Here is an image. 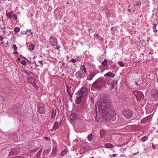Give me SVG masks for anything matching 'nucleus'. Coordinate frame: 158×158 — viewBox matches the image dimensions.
I'll use <instances>...</instances> for the list:
<instances>
[{"instance_id":"603ef678","label":"nucleus","mask_w":158,"mask_h":158,"mask_svg":"<svg viewBox=\"0 0 158 158\" xmlns=\"http://www.w3.org/2000/svg\"><path fill=\"white\" fill-rule=\"evenodd\" d=\"M31 35H32V34H33V32H31Z\"/></svg>"},{"instance_id":"0eeeda50","label":"nucleus","mask_w":158,"mask_h":158,"mask_svg":"<svg viewBox=\"0 0 158 158\" xmlns=\"http://www.w3.org/2000/svg\"><path fill=\"white\" fill-rule=\"evenodd\" d=\"M75 76L79 79L85 77V73H84L82 71H78L76 73Z\"/></svg>"},{"instance_id":"e433bc0d","label":"nucleus","mask_w":158,"mask_h":158,"mask_svg":"<svg viewBox=\"0 0 158 158\" xmlns=\"http://www.w3.org/2000/svg\"><path fill=\"white\" fill-rule=\"evenodd\" d=\"M157 31V30L156 29V28H153V31L155 32H156Z\"/></svg>"},{"instance_id":"b1692460","label":"nucleus","mask_w":158,"mask_h":158,"mask_svg":"<svg viewBox=\"0 0 158 158\" xmlns=\"http://www.w3.org/2000/svg\"><path fill=\"white\" fill-rule=\"evenodd\" d=\"M118 64L120 67H123L125 65L123 61H118Z\"/></svg>"},{"instance_id":"79ce46f5","label":"nucleus","mask_w":158,"mask_h":158,"mask_svg":"<svg viewBox=\"0 0 158 158\" xmlns=\"http://www.w3.org/2000/svg\"><path fill=\"white\" fill-rule=\"evenodd\" d=\"M27 71H26L24 69H23L22 70V72H23V73H25V72H26Z\"/></svg>"},{"instance_id":"dca6fc26","label":"nucleus","mask_w":158,"mask_h":158,"mask_svg":"<svg viewBox=\"0 0 158 158\" xmlns=\"http://www.w3.org/2000/svg\"><path fill=\"white\" fill-rule=\"evenodd\" d=\"M13 14V11H11L10 12H6V15L7 18H9L11 19L12 16Z\"/></svg>"},{"instance_id":"5701e85b","label":"nucleus","mask_w":158,"mask_h":158,"mask_svg":"<svg viewBox=\"0 0 158 158\" xmlns=\"http://www.w3.org/2000/svg\"><path fill=\"white\" fill-rule=\"evenodd\" d=\"M87 138L89 140L91 141L92 140L93 136L91 133L89 135L87 136Z\"/></svg>"},{"instance_id":"393cba45","label":"nucleus","mask_w":158,"mask_h":158,"mask_svg":"<svg viewBox=\"0 0 158 158\" xmlns=\"http://www.w3.org/2000/svg\"><path fill=\"white\" fill-rule=\"evenodd\" d=\"M67 152V150L66 149H64L63 151H62L60 154L61 156H63L65 155Z\"/></svg>"},{"instance_id":"6ab92c4d","label":"nucleus","mask_w":158,"mask_h":158,"mask_svg":"<svg viewBox=\"0 0 158 158\" xmlns=\"http://www.w3.org/2000/svg\"><path fill=\"white\" fill-rule=\"evenodd\" d=\"M56 109H52V112L51 115V117L52 118H54L56 115Z\"/></svg>"},{"instance_id":"f257e3e1","label":"nucleus","mask_w":158,"mask_h":158,"mask_svg":"<svg viewBox=\"0 0 158 158\" xmlns=\"http://www.w3.org/2000/svg\"><path fill=\"white\" fill-rule=\"evenodd\" d=\"M110 105L109 100L103 99L100 102H98L96 105V117L98 118L100 115L106 121L110 120L114 121L116 119V113L114 109H110Z\"/></svg>"},{"instance_id":"7ed1b4c3","label":"nucleus","mask_w":158,"mask_h":158,"mask_svg":"<svg viewBox=\"0 0 158 158\" xmlns=\"http://www.w3.org/2000/svg\"><path fill=\"white\" fill-rule=\"evenodd\" d=\"M122 113L126 118H129L132 116L133 113L129 110L126 109L122 111Z\"/></svg>"},{"instance_id":"412c9836","label":"nucleus","mask_w":158,"mask_h":158,"mask_svg":"<svg viewBox=\"0 0 158 158\" xmlns=\"http://www.w3.org/2000/svg\"><path fill=\"white\" fill-rule=\"evenodd\" d=\"M35 46L34 44H31L28 47V49L30 51H33L35 48Z\"/></svg>"},{"instance_id":"4d7b16f0","label":"nucleus","mask_w":158,"mask_h":158,"mask_svg":"<svg viewBox=\"0 0 158 158\" xmlns=\"http://www.w3.org/2000/svg\"><path fill=\"white\" fill-rule=\"evenodd\" d=\"M15 136H17V135H15Z\"/></svg>"},{"instance_id":"c03bdc74","label":"nucleus","mask_w":158,"mask_h":158,"mask_svg":"<svg viewBox=\"0 0 158 158\" xmlns=\"http://www.w3.org/2000/svg\"><path fill=\"white\" fill-rule=\"evenodd\" d=\"M69 94L70 95V97L71 98L72 97V95L71 94V92H70V94Z\"/></svg>"},{"instance_id":"864d4df0","label":"nucleus","mask_w":158,"mask_h":158,"mask_svg":"<svg viewBox=\"0 0 158 158\" xmlns=\"http://www.w3.org/2000/svg\"><path fill=\"white\" fill-rule=\"evenodd\" d=\"M141 5V2H140V4H138V6H139V5Z\"/></svg>"},{"instance_id":"8fccbe9b","label":"nucleus","mask_w":158,"mask_h":158,"mask_svg":"<svg viewBox=\"0 0 158 158\" xmlns=\"http://www.w3.org/2000/svg\"><path fill=\"white\" fill-rule=\"evenodd\" d=\"M56 49H58L59 48V47L58 46L56 47Z\"/></svg>"},{"instance_id":"f8f14e48","label":"nucleus","mask_w":158,"mask_h":158,"mask_svg":"<svg viewBox=\"0 0 158 158\" xmlns=\"http://www.w3.org/2000/svg\"><path fill=\"white\" fill-rule=\"evenodd\" d=\"M57 148L56 147H53L52 152L51 153L52 156H55L57 154Z\"/></svg>"},{"instance_id":"2eb2a0df","label":"nucleus","mask_w":158,"mask_h":158,"mask_svg":"<svg viewBox=\"0 0 158 158\" xmlns=\"http://www.w3.org/2000/svg\"><path fill=\"white\" fill-rule=\"evenodd\" d=\"M104 76L105 77H114L115 76V74L113 73H112L111 72H108L105 74Z\"/></svg>"},{"instance_id":"9d476101","label":"nucleus","mask_w":158,"mask_h":158,"mask_svg":"<svg viewBox=\"0 0 158 158\" xmlns=\"http://www.w3.org/2000/svg\"><path fill=\"white\" fill-rule=\"evenodd\" d=\"M152 94L155 99L156 100H158V90H153Z\"/></svg>"},{"instance_id":"c85d7f7f","label":"nucleus","mask_w":158,"mask_h":158,"mask_svg":"<svg viewBox=\"0 0 158 158\" xmlns=\"http://www.w3.org/2000/svg\"><path fill=\"white\" fill-rule=\"evenodd\" d=\"M14 31L16 32H18L20 31V29L18 27H16L14 28Z\"/></svg>"},{"instance_id":"aec40b11","label":"nucleus","mask_w":158,"mask_h":158,"mask_svg":"<svg viewBox=\"0 0 158 158\" xmlns=\"http://www.w3.org/2000/svg\"><path fill=\"white\" fill-rule=\"evenodd\" d=\"M65 85L66 87L67 90L66 91L68 94H70V92H71V86H69L67 84L65 83Z\"/></svg>"},{"instance_id":"9b49d317","label":"nucleus","mask_w":158,"mask_h":158,"mask_svg":"<svg viewBox=\"0 0 158 158\" xmlns=\"http://www.w3.org/2000/svg\"><path fill=\"white\" fill-rule=\"evenodd\" d=\"M19 152L17 151V150L15 148H12L11 149L9 153L10 155L13 154H18Z\"/></svg>"},{"instance_id":"cd10ccee","label":"nucleus","mask_w":158,"mask_h":158,"mask_svg":"<svg viewBox=\"0 0 158 158\" xmlns=\"http://www.w3.org/2000/svg\"><path fill=\"white\" fill-rule=\"evenodd\" d=\"M138 126L137 125H133L131 126V128L132 129H134L135 130H138Z\"/></svg>"},{"instance_id":"2f4dec72","label":"nucleus","mask_w":158,"mask_h":158,"mask_svg":"<svg viewBox=\"0 0 158 158\" xmlns=\"http://www.w3.org/2000/svg\"><path fill=\"white\" fill-rule=\"evenodd\" d=\"M12 17V19L14 20H17V16L15 15L14 14H13V15Z\"/></svg>"},{"instance_id":"a18cd8bd","label":"nucleus","mask_w":158,"mask_h":158,"mask_svg":"<svg viewBox=\"0 0 158 158\" xmlns=\"http://www.w3.org/2000/svg\"><path fill=\"white\" fill-rule=\"evenodd\" d=\"M41 152V149L40 150V151H39V152H38V153H40Z\"/></svg>"},{"instance_id":"3c124183","label":"nucleus","mask_w":158,"mask_h":158,"mask_svg":"<svg viewBox=\"0 0 158 158\" xmlns=\"http://www.w3.org/2000/svg\"><path fill=\"white\" fill-rule=\"evenodd\" d=\"M103 40V38H101V40L102 41Z\"/></svg>"},{"instance_id":"4468645a","label":"nucleus","mask_w":158,"mask_h":158,"mask_svg":"<svg viewBox=\"0 0 158 158\" xmlns=\"http://www.w3.org/2000/svg\"><path fill=\"white\" fill-rule=\"evenodd\" d=\"M76 118V114L74 113H72L70 116V119L72 121H73Z\"/></svg>"},{"instance_id":"37998d69","label":"nucleus","mask_w":158,"mask_h":158,"mask_svg":"<svg viewBox=\"0 0 158 158\" xmlns=\"http://www.w3.org/2000/svg\"><path fill=\"white\" fill-rule=\"evenodd\" d=\"M45 139H47V140H48V137H46H46H45Z\"/></svg>"},{"instance_id":"473e14b6","label":"nucleus","mask_w":158,"mask_h":158,"mask_svg":"<svg viewBox=\"0 0 158 158\" xmlns=\"http://www.w3.org/2000/svg\"><path fill=\"white\" fill-rule=\"evenodd\" d=\"M13 48L15 51H16L17 49V48L16 45L15 44H13Z\"/></svg>"},{"instance_id":"6e6552de","label":"nucleus","mask_w":158,"mask_h":158,"mask_svg":"<svg viewBox=\"0 0 158 158\" xmlns=\"http://www.w3.org/2000/svg\"><path fill=\"white\" fill-rule=\"evenodd\" d=\"M61 124V121H57L56 122L54 125L52 129L54 130H56L57 129L59 128Z\"/></svg>"},{"instance_id":"ddd939ff","label":"nucleus","mask_w":158,"mask_h":158,"mask_svg":"<svg viewBox=\"0 0 158 158\" xmlns=\"http://www.w3.org/2000/svg\"><path fill=\"white\" fill-rule=\"evenodd\" d=\"M106 134V131L104 130H101L100 131V134L101 137H105Z\"/></svg>"},{"instance_id":"423d86ee","label":"nucleus","mask_w":158,"mask_h":158,"mask_svg":"<svg viewBox=\"0 0 158 158\" xmlns=\"http://www.w3.org/2000/svg\"><path fill=\"white\" fill-rule=\"evenodd\" d=\"M49 43L52 46H55L57 44V40L55 37L51 36L49 39Z\"/></svg>"},{"instance_id":"a878e982","label":"nucleus","mask_w":158,"mask_h":158,"mask_svg":"<svg viewBox=\"0 0 158 158\" xmlns=\"http://www.w3.org/2000/svg\"><path fill=\"white\" fill-rule=\"evenodd\" d=\"M117 83V81L116 80H114L113 81V84L111 85V87L110 88L111 89H112L114 87V84H115V85Z\"/></svg>"},{"instance_id":"4be33fe9","label":"nucleus","mask_w":158,"mask_h":158,"mask_svg":"<svg viewBox=\"0 0 158 158\" xmlns=\"http://www.w3.org/2000/svg\"><path fill=\"white\" fill-rule=\"evenodd\" d=\"M80 68L82 71H84L85 73L87 72L86 68L84 65H83L81 66Z\"/></svg>"},{"instance_id":"f03ea898","label":"nucleus","mask_w":158,"mask_h":158,"mask_svg":"<svg viewBox=\"0 0 158 158\" xmlns=\"http://www.w3.org/2000/svg\"><path fill=\"white\" fill-rule=\"evenodd\" d=\"M86 91V89L85 87H82L81 89L77 92L76 94V100L77 104H79L81 102L82 98L83 95V93Z\"/></svg>"},{"instance_id":"6e6d98bb","label":"nucleus","mask_w":158,"mask_h":158,"mask_svg":"<svg viewBox=\"0 0 158 158\" xmlns=\"http://www.w3.org/2000/svg\"><path fill=\"white\" fill-rule=\"evenodd\" d=\"M31 30H29V31H30V32H31Z\"/></svg>"},{"instance_id":"c756f323","label":"nucleus","mask_w":158,"mask_h":158,"mask_svg":"<svg viewBox=\"0 0 158 158\" xmlns=\"http://www.w3.org/2000/svg\"><path fill=\"white\" fill-rule=\"evenodd\" d=\"M148 139V137L146 136H144L142 137L141 139V141H142L144 142L145 141Z\"/></svg>"},{"instance_id":"bb28decb","label":"nucleus","mask_w":158,"mask_h":158,"mask_svg":"<svg viewBox=\"0 0 158 158\" xmlns=\"http://www.w3.org/2000/svg\"><path fill=\"white\" fill-rule=\"evenodd\" d=\"M107 60L106 59H105L103 62L102 63V65L104 66H105L107 64Z\"/></svg>"},{"instance_id":"5fc2aeb1","label":"nucleus","mask_w":158,"mask_h":158,"mask_svg":"<svg viewBox=\"0 0 158 158\" xmlns=\"http://www.w3.org/2000/svg\"><path fill=\"white\" fill-rule=\"evenodd\" d=\"M3 44V42H2L1 43V44Z\"/></svg>"},{"instance_id":"f3484780","label":"nucleus","mask_w":158,"mask_h":158,"mask_svg":"<svg viewBox=\"0 0 158 158\" xmlns=\"http://www.w3.org/2000/svg\"><path fill=\"white\" fill-rule=\"evenodd\" d=\"M95 75L94 73H92L90 74L87 77L88 80H91L94 77Z\"/></svg>"},{"instance_id":"09e8293b","label":"nucleus","mask_w":158,"mask_h":158,"mask_svg":"<svg viewBox=\"0 0 158 158\" xmlns=\"http://www.w3.org/2000/svg\"><path fill=\"white\" fill-rule=\"evenodd\" d=\"M139 152H138L137 153H134V154H133V155H136L137 154V153H139Z\"/></svg>"},{"instance_id":"c9c22d12","label":"nucleus","mask_w":158,"mask_h":158,"mask_svg":"<svg viewBox=\"0 0 158 158\" xmlns=\"http://www.w3.org/2000/svg\"><path fill=\"white\" fill-rule=\"evenodd\" d=\"M4 39V38L2 36H0V41H2Z\"/></svg>"},{"instance_id":"1a4fd4ad","label":"nucleus","mask_w":158,"mask_h":158,"mask_svg":"<svg viewBox=\"0 0 158 158\" xmlns=\"http://www.w3.org/2000/svg\"><path fill=\"white\" fill-rule=\"evenodd\" d=\"M152 118V116L151 115H149L146 118L143 119L141 122L143 123H145L148 122L150 119Z\"/></svg>"},{"instance_id":"a19ab883","label":"nucleus","mask_w":158,"mask_h":158,"mask_svg":"<svg viewBox=\"0 0 158 158\" xmlns=\"http://www.w3.org/2000/svg\"><path fill=\"white\" fill-rule=\"evenodd\" d=\"M116 154H113L112 156L113 157H115L116 156Z\"/></svg>"},{"instance_id":"39448f33","label":"nucleus","mask_w":158,"mask_h":158,"mask_svg":"<svg viewBox=\"0 0 158 158\" xmlns=\"http://www.w3.org/2000/svg\"><path fill=\"white\" fill-rule=\"evenodd\" d=\"M38 111L41 114H44L45 110L44 108V105L42 103H40L38 105Z\"/></svg>"},{"instance_id":"20e7f679","label":"nucleus","mask_w":158,"mask_h":158,"mask_svg":"<svg viewBox=\"0 0 158 158\" xmlns=\"http://www.w3.org/2000/svg\"><path fill=\"white\" fill-rule=\"evenodd\" d=\"M134 94L136 97L137 100L142 99L144 97L143 93L140 91L138 90L134 91Z\"/></svg>"},{"instance_id":"de8ad7c7","label":"nucleus","mask_w":158,"mask_h":158,"mask_svg":"<svg viewBox=\"0 0 158 158\" xmlns=\"http://www.w3.org/2000/svg\"><path fill=\"white\" fill-rule=\"evenodd\" d=\"M96 36H98V37H99V35L98 34H97L96 35Z\"/></svg>"},{"instance_id":"7c9ffc66","label":"nucleus","mask_w":158,"mask_h":158,"mask_svg":"<svg viewBox=\"0 0 158 158\" xmlns=\"http://www.w3.org/2000/svg\"><path fill=\"white\" fill-rule=\"evenodd\" d=\"M20 63L23 65H26L27 64L26 61L24 60H22L21 61Z\"/></svg>"},{"instance_id":"58836bf2","label":"nucleus","mask_w":158,"mask_h":158,"mask_svg":"<svg viewBox=\"0 0 158 158\" xmlns=\"http://www.w3.org/2000/svg\"><path fill=\"white\" fill-rule=\"evenodd\" d=\"M13 54H18V53L16 51H15L14 52H13Z\"/></svg>"},{"instance_id":"a211bd4d","label":"nucleus","mask_w":158,"mask_h":158,"mask_svg":"<svg viewBox=\"0 0 158 158\" xmlns=\"http://www.w3.org/2000/svg\"><path fill=\"white\" fill-rule=\"evenodd\" d=\"M105 147L107 148H111L114 147V146L111 143H106L104 144Z\"/></svg>"},{"instance_id":"4c0bfd02","label":"nucleus","mask_w":158,"mask_h":158,"mask_svg":"<svg viewBox=\"0 0 158 158\" xmlns=\"http://www.w3.org/2000/svg\"><path fill=\"white\" fill-rule=\"evenodd\" d=\"M157 24H153V28H155Z\"/></svg>"},{"instance_id":"72a5a7b5","label":"nucleus","mask_w":158,"mask_h":158,"mask_svg":"<svg viewBox=\"0 0 158 158\" xmlns=\"http://www.w3.org/2000/svg\"><path fill=\"white\" fill-rule=\"evenodd\" d=\"M25 73H26L27 75V76H29L30 75V74H31V72H30L29 73L27 72V71L25 72Z\"/></svg>"},{"instance_id":"49530a36","label":"nucleus","mask_w":158,"mask_h":158,"mask_svg":"<svg viewBox=\"0 0 158 158\" xmlns=\"http://www.w3.org/2000/svg\"><path fill=\"white\" fill-rule=\"evenodd\" d=\"M127 11H128L129 12H131V10L130 9H128V10H127Z\"/></svg>"},{"instance_id":"f704fd0d","label":"nucleus","mask_w":158,"mask_h":158,"mask_svg":"<svg viewBox=\"0 0 158 158\" xmlns=\"http://www.w3.org/2000/svg\"><path fill=\"white\" fill-rule=\"evenodd\" d=\"M70 61L73 63H75L76 62V60L74 59H73L70 60Z\"/></svg>"},{"instance_id":"ea45409f","label":"nucleus","mask_w":158,"mask_h":158,"mask_svg":"<svg viewBox=\"0 0 158 158\" xmlns=\"http://www.w3.org/2000/svg\"><path fill=\"white\" fill-rule=\"evenodd\" d=\"M38 62H39L42 65H43L42 61H39Z\"/></svg>"}]
</instances>
